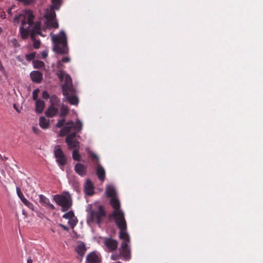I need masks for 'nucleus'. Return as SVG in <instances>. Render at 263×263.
I'll return each mask as SVG.
<instances>
[{
  "instance_id": "c756f323",
  "label": "nucleus",
  "mask_w": 263,
  "mask_h": 263,
  "mask_svg": "<svg viewBox=\"0 0 263 263\" xmlns=\"http://www.w3.org/2000/svg\"><path fill=\"white\" fill-rule=\"evenodd\" d=\"M40 90L39 89H35L33 92H32V98L34 100L36 101V100H38L37 99L38 97V93L39 92Z\"/></svg>"
},
{
  "instance_id": "c03bdc74",
  "label": "nucleus",
  "mask_w": 263,
  "mask_h": 263,
  "mask_svg": "<svg viewBox=\"0 0 263 263\" xmlns=\"http://www.w3.org/2000/svg\"><path fill=\"white\" fill-rule=\"evenodd\" d=\"M0 157L1 158L2 157V155L0 154Z\"/></svg>"
},
{
  "instance_id": "7c9ffc66",
  "label": "nucleus",
  "mask_w": 263,
  "mask_h": 263,
  "mask_svg": "<svg viewBox=\"0 0 263 263\" xmlns=\"http://www.w3.org/2000/svg\"><path fill=\"white\" fill-rule=\"evenodd\" d=\"M65 122V118H63L62 119L58 121L57 123L56 124V127L58 128L62 127L63 126Z\"/></svg>"
},
{
  "instance_id": "423d86ee",
  "label": "nucleus",
  "mask_w": 263,
  "mask_h": 263,
  "mask_svg": "<svg viewBox=\"0 0 263 263\" xmlns=\"http://www.w3.org/2000/svg\"><path fill=\"white\" fill-rule=\"evenodd\" d=\"M51 40L54 46L53 50L58 54H64L68 52V49L66 35L65 32L61 30L58 34L51 33Z\"/></svg>"
},
{
  "instance_id": "b1692460",
  "label": "nucleus",
  "mask_w": 263,
  "mask_h": 263,
  "mask_svg": "<svg viewBox=\"0 0 263 263\" xmlns=\"http://www.w3.org/2000/svg\"><path fill=\"white\" fill-rule=\"evenodd\" d=\"M50 102L51 104V105L54 106L58 104L59 99L56 96L53 95L50 98Z\"/></svg>"
},
{
  "instance_id": "20e7f679",
  "label": "nucleus",
  "mask_w": 263,
  "mask_h": 263,
  "mask_svg": "<svg viewBox=\"0 0 263 263\" xmlns=\"http://www.w3.org/2000/svg\"><path fill=\"white\" fill-rule=\"evenodd\" d=\"M34 15L31 10H26L23 13L16 15L13 18V22L18 24L19 21H21V26L20 28V31L22 37L26 39L28 37V29L35 24V22L33 20Z\"/></svg>"
},
{
  "instance_id": "393cba45",
  "label": "nucleus",
  "mask_w": 263,
  "mask_h": 263,
  "mask_svg": "<svg viewBox=\"0 0 263 263\" xmlns=\"http://www.w3.org/2000/svg\"><path fill=\"white\" fill-rule=\"evenodd\" d=\"M34 67L35 68H41L44 66V63L43 62L41 61H34L33 62Z\"/></svg>"
},
{
  "instance_id": "9b49d317",
  "label": "nucleus",
  "mask_w": 263,
  "mask_h": 263,
  "mask_svg": "<svg viewBox=\"0 0 263 263\" xmlns=\"http://www.w3.org/2000/svg\"><path fill=\"white\" fill-rule=\"evenodd\" d=\"M54 154L57 162L60 166H63L66 164L67 158L61 147L59 145L55 146L54 148Z\"/></svg>"
},
{
  "instance_id": "f8f14e48",
  "label": "nucleus",
  "mask_w": 263,
  "mask_h": 263,
  "mask_svg": "<svg viewBox=\"0 0 263 263\" xmlns=\"http://www.w3.org/2000/svg\"><path fill=\"white\" fill-rule=\"evenodd\" d=\"M104 245L110 251H112L117 249L118 242L111 238H106L104 241Z\"/></svg>"
},
{
  "instance_id": "f704fd0d",
  "label": "nucleus",
  "mask_w": 263,
  "mask_h": 263,
  "mask_svg": "<svg viewBox=\"0 0 263 263\" xmlns=\"http://www.w3.org/2000/svg\"><path fill=\"white\" fill-rule=\"evenodd\" d=\"M62 62V61H58V63H57V68L58 69H59L60 70H61V69L62 68V67L63 66V64Z\"/></svg>"
},
{
  "instance_id": "c9c22d12",
  "label": "nucleus",
  "mask_w": 263,
  "mask_h": 263,
  "mask_svg": "<svg viewBox=\"0 0 263 263\" xmlns=\"http://www.w3.org/2000/svg\"><path fill=\"white\" fill-rule=\"evenodd\" d=\"M70 59L68 57H64L62 59V62H64V63H67V62H69L70 61Z\"/></svg>"
},
{
  "instance_id": "9d476101",
  "label": "nucleus",
  "mask_w": 263,
  "mask_h": 263,
  "mask_svg": "<svg viewBox=\"0 0 263 263\" xmlns=\"http://www.w3.org/2000/svg\"><path fill=\"white\" fill-rule=\"evenodd\" d=\"M90 157L95 164L97 165L96 168L97 175L100 180L104 181L105 179V172L104 168L99 163V157L94 153L90 154Z\"/></svg>"
},
{
  "instance_id": "c85d7f7f",
  "label": "nucleus",
  "mask_w": 263,
  "mask_h": 263,
  "mask_svg": "<svg viewBox=\"0 0 263 263\" xmlns=\"http://www.w3.org/2000/svg\"><path fill=\"white\" fill-rule=\"evenodd\" d=\"M35 53L34 52H32V53L26 54V59L27 61H30L35 58Z\"/></svg>"
},
{
  "instance_id": "a878e982",
  "label": "nucleus",
  "mask_w": 263,
  "mask_h": 263,
  "mask_svg": "<svg viewBox=\"0 0 263 263\" xmlns=\"http://www.w3.org/2000/svg\"><path fill=\"white\" fill-rule=\"evenodd\" d=\"M80 155L77 149H74L72 153V158L74 160L80 161Z\"/></svg>"
},
{
  "instance_id": "f03ea898",
  "label": "nucleus",
  "mask_w": 263,
  "mask_h": 263,
  "mask_svg": "<svg viewBox=\"0 0 263 263\" xmlns=\"http://www.w3.org/2000/svg\"><path fill=\"white\" fill-rule=\"evenodd\" d=\"M83 126L82 122L77 119L76 123L72 121L67 122L59 133L60 137L67 135L65 141L69 149L79 147V142L76 139L77 134L79 133Z\"/></svg>"
},
{
  "instance_id": "e433bc0d",
  "label": "nucleus",
  "mask_w": 263,
  "mask_h": 263,
  "mask_svg": "<svg viewBox=\"0 0 263 263\" xmlns=\"http://www.w3.org/2000/svg\"><path fill=\"white\" fill-rule=\"evenodd\" d=\"M11 42L13 43L14 46L15 47H17V41H16V39L12 40Z\"/></svg>"
},
{
  "instance_id": "0eeeda50",
  "label": "nucleus",
  "mask_w": 263,
  "mask_h": 263,
  "mask_svg": "<svg viewBox=\"0 0 263 263\" xmlns=\"http://www.w3.org/2000/svg\"><path fill=\"white\" fill-rule=\"evenodd\" d=\"M53 199L57 204L62 207L61 210L63 212L67 211L72 205V199L69 194L55 195Z\"/></svg>"
},
{
  "instance_id": "37998d69",
  "label": "nucleus",
  "mask_w": 263,
  "mask_h": 263,
  "mask_svg": "<svg viewBox=\"0 0 263 263\" xmlns=\"http://www.w3.org/2000/svg\"><path fill=\"white\" fill-rule=\"evenodd\" d=\"M23 214H24V215L26 216V214L25 213L24 210H23Z\"/></svg>"
},
{
  "instance_id": "79ce46f5",
  "label": "nucleus",
  "mask_w": 263,
  "mask_h": 263,
  "mask_svg": "<svg viewBox=\"0 0 263 263\" xmlns=\"http://www.w3.org/2000/svg\"><path fill=\"white\" fill-rule=\"evenodd\" d=\"M8 13L10 14H11V8L8 9Z\"/></svg>"
},
{
  "instance_id": "1a4fd4ad",
  "label": "nucleus",
  "mask_w": 263,
  "mask_h": 263,
  "mask_svg": "<svg viewBox=\"0 0 263 263\" xmlns=\"http://www.w3.org/2000/svg\"><path fill=\"white\" fill-rule=\"evenodd\" d=\"M29 30H28V36L30 34V37L33 43V47L37 49L40 46L41 42L39 40H36L35 35L37 34L44 36L41 31V23L39 21L35 22V24Z\"/></svg>"
},
{
  "instance_id": "5701e85b",
  "label": "nucleus",
  "mask_w": 263,
  "mask_h": 263,
  "mask_svg": "<svg viewBox=\"0 0 263 263\" xmlns=\"http://www.w3.org/2000/svg\"><path fill=\"white\" fill-rule=\"evenodd\" d=\"M22 202L27 206L29 209H31L32 211H34V205L33 204L29 201L26 198L22 199Z\"/></svg>"
},
{
  "instance_id": "cd10ccee",
  "label": "nucleus",
  "mask_w": 263,
  "mask_h": 263,
  "mask_svg": "<svg viewBox=\"0 0 263 263\" xmlns=\"http://www.w3.org/2000/svg\"><path fill=\"white\" fill-rule=\"evenodd\" d=\"M78 220L77 218L74 216V217L71 218V219H69L68 223L70 226L73 228L77 224Z\"/></svg>"
},
{
  "instance_id": "4468645a",
  "label": "nucleus",
  "mask_w": 263,
  "mask_h": 263,
  "mask_svg": "<svg viewBox=\"0 0 263 263\" xmlns=\"http://www.w3.org/2000/svg\"><path fill=\"white\" fill-rule=\"evenodd\" d=\"M30 76L32 81L35 83H39L43 79L42 73L39 71L31 72Z\"/></svg>"
},
{
  "instance_id": "aec40b11",
  "label": "nucleus",
  "mask_w": 263,
  "mask_h": 263,
  "mask_svg": "<svg viewBox=\"0 0 263 263\" xmlns=\"http://www.w3.org/2000/svg\"><path fill=\"white\" fill-rule=\"evenodd\" d=\"M86 193L89 195H91L93 193V187L92 182L89 180H87L85 186Z\"/></svg>"
},
{
  "instance_id": "f3484780",
  "label": "nucleus",
  "mask_w": 263,
  "mask_h": 263,
  "mask_svg": "<svg viewBox=\"0 0 263 263\" xmlns=\"http://www.w3.org/2000/svg\"><path fill=\"white\" fill-rule=\"evenodd\" d=\"M45 106V102L41 99L36 100L35 102V111L38 114L43 112Z\"/></svg>"
},
{
  "instance_id": "6ab92c4d",
  "label": "nucleus",
  "mask_w": 263,
  "mask_h": 263,
  "mask_svg": "<svg viewBox=\"0 0 263 263\" xmlns=\"http://www.w3.org/2000/svg\"><path fill=\"white\" fill-rule=\"evenodd\" d=\"M39 125L43 129L48 128L49 126V120L44 117H41L39 120Z\"/></svg>"
},
{
  "instance_id": "a19ab883",
  "label": "nucleus",
  "mask_w": 263,
  "mask_h": 263,
  "mask_svg": "<svg viewBox=\"0 0 263 263\" xmlns=\"http://www.w3.org/2000/svg\"><path fill=\"white\" fill-rule=\"evenodd\" d=\"M27 263H32V260L31 259V258L30 257L28 258Z\"/></svg>"
},
{
  "instance_id": "2f4dec72",
  "label": "nucleus",
  "mask_w": 263,
  "mask_h": 263,
  "mask_svg": "<svg viewBox=\"0 0 263 263\" xmlns=\"http://www.w3.org/2000/svg\"><path fill=\"white\" fill-rule=\"evenodd\" d=\"M16 192L18 197L20 198L21 200L22 199L25 198L23 193H22L21 189L18 187H16Z\"/></svg>"
},
{
  "instance_id": "7ed1b4c3",
  "label": "nucleus",
  "mask_w": 263,
  "mask_h": 263,
  "mask_svg": "<svg viewBox=\"0 0 263 263\" xmlns=\"http://www.w3.org/2000/svg\"><path fill=\"white\" fill-rule=\"evenodd\" d=\"M57 74L60 81L64 80V83L62 85V92L65 96L63 101H67L71 105H77L79 99L76 95V90L72 83V79L70 75L66 74L64 71L59 70Z\"/></svg>"
},
{
  "instance_id": "412c9836",
  "label": "nucleus",
  "mask_w": 263,
  "mask_h": 263,
  "mask_svg": "<svg viewBox=\"0 0 263 263\" xmlns=\"http://www.w3.org/2000/svg\"><path fill=\"white\" fill-rule=\"evenodd\" d=\"M76 251L79 255L82 256L86 251L85 246L84 244L83 243H80L78 246Z\"/></svg>"
},
{
  "instance_id": "4be33fe9",
  "label": "nucleus",
  "mask_w": 263,
  "mask_h": 263,
  "mask_svg": "<svg viewBox=\"0 0 263 263\" xmlns=\"http://www.w3.org/2000/svg\"><path fill=\"white\" fill-rule=\"evenodd\" d=\"M68 112L69 109L68 107L64 105H62L60 108V116L63 117V118H65L64 117L68 114Z\"/></svg>"
},
{
  "instance_id": "ea45409f",
  "label": "nucleus",
  "mask_w": 263,
  "mask_h": 263,
  "mask_svg": "<svg viewBox=\"0 0 263 263\" xmlns=\"http://www.w3.org/2000/svg\"><path fill=\"white\" fill-rule=\"evenodd\" d=\"M13 107L15 109L17 112H20V110L18 109V108L16 107V105L15 104H13Z\"/></svg>"
},
{
  "instance_id": "39448f33",
  "label": "nucleus",
  "mask_w": 263,
  "mask_h": 263,
  "mask_svg": "<svg viewBox=\"0 0 263 263\" xmlns=\"http://www.w3.org/2000/svg\"><path fill=\"white\" fill-rule=\"evenodd\" d=\"M126 223H125V229L121 231L120 229L119 237L122 239L123 241L121 245V248L119 250V254H114L111 255V259L114 260H116L120 258L121 256L125 260H128L130 258V250L128 244L130 242L129 236L126 232Z\"/></svg>"
},
{
  "instance_id": "dca6fc26",
  "label": "nucleus",
  "mask_w": 263,
  "mask_h": 263,
  "mask_svg": "<svg viewBox=\"0 0 263 263\" xmlns=\"http://www.w3.org/2000/svg\"><path fill=\"white\" fill-rule=\"evenodd\" d=\"M74 170L76 173L81 176H84L86 174V167L82 163H77L75 165Z\"/></svg>"
},
{
  "instance_id": "f257e3e1",
  "label": "nucleus",
  "mask_w": 263,
  "mask_h": 263,
  "mask_svg": "<svg viewBox=\"0 0 263 263\" xmlns=\"http://www.w3.org/2000/svg\"><path fill=\"white\" fill-rule=\"evenodd\" d=\"M105 193L107 197L110 198V204L114 209V211L110 215V217L114 218L119 229H121V231H123L125 228V223L126 222L124 217V213L120 209V202L117 197L115 187L112 185H107L105 190Z\"/></svg>"
},
{
  "instance_id": "58836bf2",
  "label": "nucleus",
  "mask_w": 263,
  "mask_h": 263,
  "mask_svg": "<svg viewBox=\"0 0 263 263\" xmlns=\"http://www.w3.org/2000/svg\"><path fill=\"white\" fill-rule=\"evenodd\" d=\"M60 226H61L62 228H63L65 230L67 231V230H68V228L66 226H64V225H63V224H60Z\"/></svg>"
},
{
  "instance_id": "2eb2a0df",
  "label": "nucleus",
  "mask_w": 263,
  "mask_h": 263,
  "mask_svg": "<svg viewBox=\"0 0 263 263\" xmlns=\"http://www.w3.org/2000/svg\"><path fill=\"white\" fill-rule=\"evenodd\" d=\"M86 260L88 263H100L101 261L99 256L94 252H91L87 256Z\"/></svg>"
},
{
  "instance_id": "6e6552de",
  "label": "nucleus",
  "mask_w": 263,
  "mask_h": 263,
  "mask_svg": "<svg viewBox=\"0 0 263 263\" xmlns=\"http://www.w3.org/2000/svg\"><path fill=\"white\" fill-rule=\"evenodd\" d=\"M106 213L103 206L99 205L98 209L90 211L87 218V222H96L98 224L100 225Z\"/></svg>"
},
{
  "instance_id": "a211bd4d",
  "label": "nucleus",
  "mask_w": 263,
  "mask_h": 263,
  "mask_svg": "<svg viewBox=\"0 0 263 263\" xmlns=\"http://www.w3.org/2000/svg\"><path fill=\"white\" fill-rule=\"evenodd\" d=\"M58 108L54 107V106L51 105L45 111V115L48 117H52L55 115L58 112Z\"/></svg>"
},
{
  "instance_id": "ddd939ff",
  "label": "nucleus",
  "mask_w": 263,
  "mask_h": 263,
  "mask_svg": "<svg viewBox=\"0 0 263 263\" xmlns=\"http://www.w3.org/2000/svg\"><path fill=\"white\" fill-rule=\"evenodd\" d=\"M39 199V201L42 205L46 206L51 210L55 209V206L52 204L50 203L49 199L43 195H40Z\"/></svg>"
},
{
  "instance_id": "473e14b6",
  "label": "nucleus",
  "mask_w": 263,
  "mask_h": 263,
  "mask_svg": "<svg viewBox=\"0 0 263 263\" xmlns=\"http://www.w3.org/2000/svg\"><path fill=\"white\" fill-rule=\"evenodd\" d=\"M42 97L44 99H48V98H49V95L48 94L47 91L45 90L43 92Z\"/></svg>"
},
{
  "instance_id": "72a5a7b5",
  "label": "nucleus",
  "mask_w": 263,
  "mask_h": 263,
  "mask_svg": "<svg viewBox=\"0 0 263 263\" xmlns=\"http://www.w3.org/2000/svg\"><path fill=\"white\" fill-rule=\"evenodd\" d=\"M48 55V52L47 50H44L42 52V56L43 59H45Z\"/></svg>"
},
{
  "instance_id": "bb28decb",
  "label": "nucleus",
  "mask_w": 263,
  "mask_h": 263,
  "mask_svg": "<svg viewBox=\"0 0 263 263\" xmlns=\"http://www.w3.org/2000/svg\"><path fill=\"white\" fill-rule=\"evenodd\" d=\"M74 215L73 212L72 211H70L64 214L63 217L65 219H71V218L74 217Z\"/></svg>"
},
{
  "instance_id": "4c0bfd02",
  "label": "nucleus",
  "mask_w": 263,
  "mask_h": 263,
  "mask_svg": "<svg viewBox=\"0 0 263 263\" xmlns=\"http://www.w3.org/2000/svg\"><path fill=\"white\" fill-rule=\"evenodd\" d=\"M32 130L35 134H38L39 133H38L39 129H37L35 127H33Z\"/></svg>"
}]
</instances>
